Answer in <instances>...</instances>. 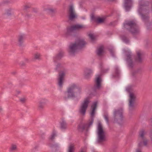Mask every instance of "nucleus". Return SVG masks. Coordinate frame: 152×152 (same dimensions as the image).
I'll return each mask as SVG.
<instances>
[{
	"instance_id": "obj_26",
	"label": "nucleus",
	"mask_w": 152,
	"mask_h": 152,
	"mask_svg": "<svg viewBox=\"0 0 152 152\" xmlns=\"http://www.w3.org/2000/svg\"><path fill=\"white\" fill-rule=\"evenodd\" d=\"M56 136L57 134L56 132L55 131H53L49 137V139L51 141H53Z\"/></svg>"
},
{
	"instance_id": "obj_15",
	"label": "nucleus",
	"mask_w": 152,
	"mask_h": 152,
	"mask_svg": "<svg viewBox=\"0 0 152 152\" xmlns=\"http://www.w3.org/2000/svg\"><path fill=\"white\" fill-rule=\"evenodd\" d=\"M26 38V35L24 34H19L17 37L18 44L19 46L23 45L24 40Z\"/></svg>"
},
{
	"instance_id": "obj_42",
	"label": "nucleus",
	"mask_w": 152,
	"mask_h": 152,
	"mask_svg": "<svg viewBox=\"0 0 152 152\" xmlns=\"http://www.w3.org/2000/svg\"><path fill=\"white\" fill-rule=\"evenodd\" d=\"M32 11L36 13L38 12V10L36 8H33L32 9Z\"/></svg>"
},
{
	"instance_id": "obj_32",
	"label": "nucleus",
	"mask_w": 152,
	"mask_h": 152,
	"mask_svg": "<svg viewBox=\"0 0 152 152\" xmlns=\"http://www.w3.org/2000/svg\"><path fill=\"white\" fill-rule=\"evenodd\" d=\"M104 18H97L96 22L97 23H102L104 22Z\"/></svg>"
},
{
	"instance_id": "obj_17",
	"label": "nucleus",
	"mask_w": 152,
	"mask_h": 152,
	"mask_svg": "<svg viewBox=\"0 0 152 152\" xmlns=\"http://www.w3.org/2000/svg\"><path fill=\"white\" fill-rule=\"evenodd\" d=\"M101 80L99 77L96 78L95 83L93 88V89L94 91H96L100 89L101 87Z\"/></svg>"
},
{
	"instance_id": "obj_9",
	"label": "nucleus",
	"mask_w": 152,
	"mask_h": 152,
	"mask_svg": "<svg viewBox=\"0 0 152 152\" xmlns=\"http://www.w3.org/2000/svg\"><path fill=\"white\" fill-rule=\"evenodd\" d=\"M113 118L115 122L119 124H123V110L121 108L115 110L113 112Z\"/></svg>"
},
{
	"instance_id": "obj_11",
	"label": "nucleus",
	"mask_w": 152,
	"mask_h": 152,
	"mask_svg": "<svg viewBox=\"0 0 152 152\" xmlns=\"http://www.w3.org/2000/svg\"><path fill=\"white\" fill-rule=\"evenodd\" d=\"M126 90L127 91L130 92L129 106L130 109H131V108H132L134 106V102L136 99V95L134 93L130 92L129 87H128Z\"/></svg>"
},
{
	"instance_id": "obj_2",
	"label": "nucleus",
	"mask_w": 152,
	"mask_h": 152,
	"mask_svg": "<svg viewBox=\"0 0 152 152\" xmlns=\"http://www.w3.org/2000/svg\"><path fill=\"white\" fill-rule=\"evenodd\" d=\"M81 92V88L77 84L73 83L68 87L66 91L64 92V99L65 100H67L69 98H75V93L80 94Z\"/></svg>"
},
{
	"instance_id": "obj_44",
	"label": "nucleus",
	"mask_w": 152,
	"mask_h": 152,
	"mask_svg": "<svg viewBox=\"0 0 152 152\" xmlns=\"http://www.w3.org/2000/svg\"><path fill=\"white\" fill-rule=\"evenodd\" d=\"M109 70V69H105L104 70H103V72H107V71Z\"/></svg>"
},
{
	"instance_id": "obj_33",
	"label": "nucleus",
	"mask_w": 152,
	"mask_h": 152,
	"mask_svg": "<svg viewBox=\"0 0 152 152\" xmlns=\"http://www.w3.org/2000/svg\"><path fill=\"white\" fill-rule=\"evenodd\" d=\"M26 100V99L25 97H22L19 99L20 102L22 103H25Z\"/></svg>"
},
{
	"instance_id": "obj_5",
	"label": "nucleus",
	"mask_w": 152,
	"mask_h": 152,
	"mask_svg": "<svg viewBox=\"0 0 152 152\" xmlns=\"http://www.w3.org/2000/svg\"><path fill=\"white\" fill-rule=\"evenodd\" d=\"M86 44V43L83 39H78L75 43L70 45L69 52L70 55H73L78 50L83 48Z\"/></svg>"
},
{
	"instance_id": "obj_43",
	"label": "nucleus",
	"mask_w": 152,
	"mask_h": 152,
	"mask_svg": "<svg viewBox=\"0 0 152 152\" xmlns=\"http://www.w3.org/2000/svg\"><path fill=\"white\" fill-rule=\"evenodd\" d=\"M20 65L22 66H24L26 64L24 62H22L20 63Z\"/></svg>"
},
{
	"instance_id": "obj_6",
	"label": "nucleus",
	"mask_w": 152,
	"mask_h": 152,
	"mask_svg": "<svg viewBox=\"0 0 152 152\" xmlns=\"http://www.w3.org/2000/svg\"><path fill=\"white\" fill-rule=\"evenodd\" d=\"M124 27L128 29L133 35L139 33V31L136 23L133 21H131L124 24Z\"/></svg>"
},
{
	"instance_id": "obj_39",
	"label": "nucleus",
	"mask_w": 152,
	"mask_h": 152,
	"mask_svg": "<svg viewBox=\"0 0 152 152\" xmlns=\"http://www.w3.org/2000/svg\"><path fill=\"white\" fill-rule=\"evenodd\" d=\"M10 2V0H4L2 2V3L3 4H7L9 3Z\"/></svg>"
},
{
	"instance_id": "obj_12",
	"label": "nucleus",
	"mask_w": 152,
	"mask_h": 152,
	"mask_svg": "<svg viewBox=\"0 0 152 152\" xmlns=\"http://www.w3.org/2000/svg\"><path fill=\"white\" fill-rule=\"evenodd\" d=\"M89 103V99L88 98H86L81 104L79 110V112L83 115H85Z\"/></svg>"
},
{
	"instance_id": "obj_47",
	"label": "nucleus",
	"mask_w": 152,
	"mask_h": 152,
	"mask_svg": "<svg viewBox=\"0 0 152 152\" xmlns=\"http://www.w3.org/2000/svg\"><path fill=\"white\" fill-rule=\"evenodd\" d=\"M26 16H27V17H29L30 16L29 15H26Z\"/></svg>"
},
{
	"instance_id": "obj_21",
	"label": "nucleus",
	"mask_w": 152,
	"mask_h": 152,
	"mask_svg": "<svg viewBox=\"0 0 152 152\" xmlns=\"http://www.w3.org/2000/svg\"><path fill=\"white\" fill-rule=\"evenodd\" d=\"M64 53L61 51L53 58V61L56 62L57 60H60L63 57Z\"/></svg>"
},
{
	"instance_id": "obj_48",
	"label": "nucleus",
	"mask_w": 152,
	"mask_h": 152,
	"mask_svg": "<svg viewBox=\"0 0 152 152\" xmlns=\"http://www.w3.org/2000/svg\"><path fill=\"white\" fill-rule=\"evenodd\" d=\"M38 148V146H36L35 147H34V148L35 149H37Z\"/></svg>"
},
{
	"instance_id": "obj_28",
	"label": "nucleus",
	"mask_w": 152,
	"mask_h": 152,
	"mask_svg": "<svg viewBox=\"0 0 152 152\" xmlns=\"http://www.w3.org/2000/svg\"><path fill=\"white\" fill-rule=\"evenodd\" d=\"M52 148L53 151H56L59 147V145L57 143L54 144H50L49 145Z\"/></svg>"
},
{
	"instance_id": "obj_50",
	"label": "nucleus",
	"mask_w": 152,
	"mask_h": 152,
	"mask_svg": "<svg viewBox=\"0 0 152 152\" xmlns=\"http://www.w3.org/2000/svg\"><path fill=\"white\" fill-rule=\"evenodd\" d=\"M80 152H84L82 151H81Z\"/></svg>"
},
{
	"instance_id": "obj_18",
	"label": "nucleus",
	"mask_w": 152,
	"mask_h": 152,
	"mask_svg": "<svg viewBox=\"0 0 152 152\" xmlns=\"http://www.w3.org/2000/svg\"><path fill=\"white\" fill-rule=\"evenodd\" d=\"M137 56L135 58L136 61L139 63H141L143 60V53L141 51H138L137 52Z\"/></svg>"
},
{
	"instance_id": "obj_8",
	"label": "nucleus",
	"mask_w": 152,
	"mask_h": 152,
	"mask_svg": "<svg viewBox=\"0 0 152 152\" xmlns=\"http://www.w3.org/2000/svg\"><path fill=\"white\" fill-rule=\"evenodd\" d=\"M145 134L146 132L144 129H142L139 132L138 138V147L142 148L143 145L145 146L147 145L148 140L145 137Z\"/></svg>"
},
{
	"instance_id": "obj_41",
	"label": "nucleus",
	"mask_w": 152,
	"mask_h": 152,
	"mask_svg": "<svg viewBox=\"0 0 152 152\" xmlns=\"http://www.w3.org/2000/svg\"><path fill=\"white\" fill-rule=\"evenodd\" d=\"M139 148L137 149L136 150V152H142L141 151V148Z\"/></svg>"
},
{
	"instance_id": "obj_1",
	"label": "nucleus",
	"mask_w": 152,
	"mask_h": 152,
	"mask_svg": "<svg viewBox=\"0 0 152 152\" xmlns=\"http://www.w3.org/2000/svg\"><path fill=\"white\" fill-rule=\"evenodd\" d=\"M149 4V2L146 0H140L139 1V7L138 11L141 16L142 20L145 23L147 29L152 30V23L149 20V9H146Z\"/></svg>"
},
{
	"instance_id": "obj_19",
	"label": "nucleus",
	"mask_w": 152,
	"mask_h": 152,
	"mask_svg": "<svg viewBox=\"0 0 152 152\" xmlns=\"http://www.w3.org/2000/svg\"><path fill=\"white\" fill-rule=\"evenodd\" d=\"M13 9L10 7L4 10V14L8 16H11L14 14Z\"/></svg>"
},
{
	"instance_id": "obj_3",
	"label": "nucleus",
	"mask_w": 152,
	"mask_h": 152,
	"mask_svg": "<svg viewBox=\"0 0 152 152\" xmlns=\"http://www.w3.org/2000/svg\"><path fill=\"white\" fill-rule=\"evenodd\" d=\"M97 104V102H94L91 106V118L88 120L87 123L84 124L81 122L79 125L78 129L79 131L83 132L84 129L88 131V129L92 125L94 122V118L95 114V110L96 109Z\"/></svg>"
},
{
	"instance_id": "obj_13",
	"label": "nucleus",
	"mask_w": 152,
	"mask_h": 152,
	"mask_svg": "<svg viewBox=\"0 0 152 152\" xmlns=\"http://www.w3.org/2000/svg\"><path fill=\"white\" fill-rule=\"evenodd\" d=\"M68 14L69 19L70 20H73L77 18V15L74 7L72 5L70 6L69 7Z\"/></svg>"
},
{
	"instance_id": "obj_38",
	"label": "nucleus",
	"mask_w": 152,
	"mask_h": 152,
	"mask_svg": "<svg viewBox=\"0 0 152 152\" xmlns=\"http://www.w3.org/2000/svg\"><path fill=\"white\" fill-rule=\"evenodd\" d=\"M91 19L93 21H96V20L97 19V18H96V17H95L93 15H92L91 16Z\"/></svg>"
},
{
	"instance_id": "obj_7",
	"label": "nucleus",
	"mask_w": 152,
	"mask_h": 152,
	"mask_svg": "<svg viewBox=\"0 0 152 152\" xmlns=\"http://www.w3.org/2000/svg\"><path fill=\"white\" fill-rule=\"evenodd\" d=\"M97 138L98 142L100 143L104 142L106 140V133L103 130L101 123H99L97 129Z\"/></svg>"
},
{
	"instance_id": "obj_35",
	"label": "nucleus",
	"mask_w": 152,
	"mask_h": 152,
	"mask_svg": "<svg viewBox=\"0 0 152 152\" xmlns=\"http://www.w3.org/2000/svg\"><path fill=\"white\" fill-rule=\"evenodd\" d=\"M115 77H118L119 75V70L117 67H116L115 68Z\"/></svg>"
},
{
	"instance_id": "obj_10",
	"label": "nucleus",
	"mask_w": 152,
	"mask_h": 152,
	"mask_svg": "<svg viewBox=\"0 0 152 152\" xmlns=\"http://www.w3.org/2000/svg\"><path fill=\"white\" fill-rule=\"evenodd\" d=\"M85 28V26L78 24L69 26L66 28V34L67 35H71L75 31L82 29Z\"/></svg>"
},
{
	"instance_id": "obj_36",
	"label": "nucleus",
	"mask_w": 152,
	"mask_h": 152,
	"mask_svg": "<svg viewBox=\"0 0 152 152\" xmlns=\"http://www.w3.org/2000/svg\"><path fill=\"white\" fill-rule=\"evenodd\" d=\"M104 117L107 122L108 123L109 122L108 114L107 113L105 114L104 115Z\"/></svg>"
},
{
	"instance_id": "obj_20",
	"label": "nucleus",
	"mask_w": 152,
	"mask_h": 152,
	"mask_svg": "<svg viewBox=\"0 0 152 152\" xmlns=\"http://www.w3.org/2000/svg\"><path fill=\"white\" fill-rule=\"evenodd\" d=\"M18 146L16 144L11 143L9 148V152H15L18 150Z\"/></svg>"
},
{
	"instance_id": "obj_22",
	"label": "nucleus",
	"mask_w": 152,
	"mask_h": 152,
	"mask_svg": "<svg viewBox=\"0 0 152 152\" xmlns=\"http://www.w3.org/2000/svg\"><path fill=\"white\" fill-rule=\"evenodd\" d=\"M47 100L45 99H43L39 102L38 107L39 109H42L46 102Z\"/></svg>"
},
{
	"instance_id": "obj_40",
	"label": "nucleus",
	"mask_w": 152,
	"mask_h": 152,
	"mask_svg": "<svg viewBox=\"0 0 152 152\" xmlns=\"http://www.w3.org/2000/svg\"><path fill=\"white\" fill-rule=\"evenodd\" d=\"M110 52L111 55L113 56H114V51L112 50H110Z\"/></svg>"
},
{
	"instance_id": "obj_37",
	"label": "nucleus",
	"mask_w": 152,
	"mask_h": 152,
	"mask_svg": "<svg viewBox=\"0 0 152 152\" xmlns=\"http://www.w3.org/2000/svg\"><path fill=\"white\" fill-rule=\"evenodd\" d=\"M30 8V6L28 5H25L24 6L23 10L26 11L27 10Z\"/></svg>"
},
{
	"instance_id": "obj_30",
	"label": "nucleus",
	"mask_w": 152,
	"mask_h": 152,
	"mask_svg": "<svg viewBox=\"0 0 152 152\" xmlns=\"http://www.w3.org/2000/svg\"><path fill=\"white\" fill-rule=\"evenodd\" d=\"M74 146L72 144L69 145L68 150V152H74Z\"/></svg>"
},
{
	"instance_id": "obj_27",
	"label": "nucleus",
	"mask_w": 152,
	"mask_h": 152,
	"mask_svg": "<svg viewBox=\"0 0 152 152\" xmlns=\"http://www.w3.org/2000/svg\"><path fill=\"white\" fill-rule=\"evenodd\" d=\"M92 70L90 69H87L85 71L84 75L86 78H88L92 73Z\"/></svg>"
},
{
	"instance_id": "obj_49",
	"label": "nucleus",
	"mask_w": 152,
	"mask_h": 152,
	"mask_svg": "<svg viewBox=\"0 0 152 152\" xmlns=\"http://www.w3.org/2000/svg\"><path fill=\"white\" fill-rule=\"evenodd\" d=\"M151 123H152V117L151 118Z\"/></svg>"
},
{
	"instance_id": "obj_24",
	"label": "nucleus",
	"mask_w": 152,
	"mask_h": 152,
	"mask_svg": "<svg viewBox=\"0 0 152 152\" xmlns=\"http://www.w3.org/2000/svg\"><path fill=\"white\" fill-rule=\"evenodd\" d=\"M44 10L47 12L48 13L51 15L55 13L56 12L55 9L51 8H45Z\"/></svg>"
},
{
	"instance_id": "obj_51",
	"label": "nucleus",
	"mask_w": 152,
	"mask_h": 152,
	"mask_svg": "<svg viewBox=\"0 0 152 152\" xmlns=\"http://www.w3.org/2000/svg\"><path fill=\"white\" fill-rule=\"evenodd\" d=\"M80 7H81V4H80Z\"/></svg>"
},
{
	"instance_id": "obj_23",
	"label": "nucleus",
	"mask_w": 152,
	"mask_h": 152,
	"mask_svg": "<svg viewBox=\"0 0 152 152\" xmlns=\"http://www.w3.org/2000/svg\"><path fill=\"white\" fill-rule=\"evenodd\" d=\"M104 48L102 46H101L97 49L96 50V53L98 56H102L104 53Z\"/></svg>"
},
{
	"instance_id": "obj_29",
	"label": "nucleus",
	"mask_w": 152,
	"mask_h": 152,
	"mask_svg": "<svg viewBox=\"0 0 152 152\" xmlns=\"http://www.w3.org/2000/svg\"><path fill=\"white\" fill-rule=\"evenodd\" d=\"M34 58L35 59L40 60V59L41 55L40 53L37 52L35 53L34 55Z\"/></svg>"
},
{
	"instance_id": "obj_34",
	"label": "nucleus",
	"mask_w": 152,
	"mask_h": 152,
	"mask_svg": "<svg viewBox=\"0 0 152 152\" xmlns=\"http://www.w3.org/2000/svg\"><path fill=\"white\" fill-rule=\"evenodd\" d=\"M122 38L123 41L126 43H128L129 42L128 39L124 36H123L122 37Z\"/></svg>"
},
{
	"instance_id": "obj_31",
	"label": "nucleus",
	"mask_w": 152,
	"mask_h": 152,
	"mask_svg": "<svg viewBox=\"0 0 152 152\" xmlns=\"http://www.w3.org/2000/svg\"><path fill=\"white\" fill-rule=\"evenodd\" d=\"M89 36L92 42L94 41L96 39V36L94 34H89Z\"/></svg>"
},
{
	"instance_id": "obj_25",
	"label": "nucleus",
	"mask_w": 152,
	"mask_h": 152,
	"mask_svg": "<svg viewBox=\"0 0 152 152\" xmlns=\"http://www.w3.org/2000/svg\"><path fill=\"white\" fill-rule=\"evenodd\" d=\"M67 124L64 120H62L61 123V128L62 130H65L67 128Z\"/></svg>"
},
{
	"instance_id": "obj_46",
	"label": "nucleus",
	"mask_w": 152,
	"mask_h": 152,
	"mask_svg": "<svg viewBox=\"0 0 152 152\" xmlns=\"http://www.w3.org/2000/svg\"><path fill=\"white\" fill-rule=\"evenodd\" d=\"M25 61H27V62H28V59L27 58H25Z\"/></svg>"
},
{
	"instance_id": "obj_16",
	"label": "nucleus",
	"mask_w": 152,
	"mask_h": 152,
	"mask_svg": "<svg viewBox=\"0 0 152 152\" xmlns=\"http://www.w3.org/2000/svg\"><path fill=\"white\" fill-rule=\"evenodd\" d=\"M124 6L126 11H129L132 6V0H124Z\"/></svg>"
},
{
	"instance_id": "obj_45",
	"label": "nucleus",
	"mask_w": 152,
	"mask_h": 152,
	"mask_svg": "<svg viewBox=\"0 0 152 152\" xmlns=\"http://www.w3.org/2000/svg\"><path fill=\"white\" fill-rule=\"evenodd\" d=\"M3 110V108L2 107L0 106V112Z\"/></svg>"
},
{
	"instance_id": "obj_4",
	"label": "nucleus",
	"mask_w": 152,
	"mask_h": 152,
	"mask_svg": "<svg viewBox=\"0 0 152 152\" xmlns=\"http://www.w3.org/2000/svg\"><path fill=\"white\" fill-rule=\"evenodd\" d=\"M55 70L60 71L57 78L58 84L59 87L62 88L64 80V77L67 69L65 67L64 64L63 63H58L56 65Z\"/></svg>"
},
{
	"instance_id": "obj_14",
	"label": "nucleus",
	"mask_w": 152,
	"mask_h": 152,
	"mask_svg": "<svg viewBox=\"0 0 152 152\" xmlns=\"http://www.w3.org/2000/svg\"><path fill=\"white\" fill-rule=\"evenodd\" d=\"M127 58L126 61L128 63L129 67L132 68L134 66L132 60V55L130 52H128L126 54Z\"/></svg>"
}]
</instances>
